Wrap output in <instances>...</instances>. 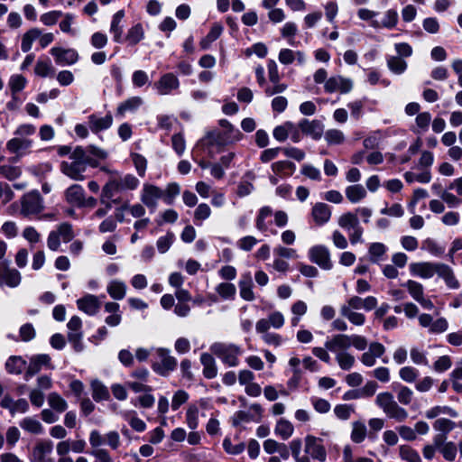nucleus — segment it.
<instances>
[{
    "label": "nucleus",
    "instance_id": "obj_49",
    "mask_svg": "<svg viewBox=\"0 0 462 462\" xmlns=\"http://www.w3.org/2000/svg\"><path fill=\"white\" fill-rule=\"evenodd\" d=\"M26 362L17 356H10L5 363V369L9 374H20L25 369Z\"/></svg>",
    "mask_w": 462,
    "mask_h": 462
},
{
    "label": "nucleus",
    "instance_id": "obj_25",
    "mask_svg": "<svg viewBox=\"0 0 462 462\" xmlns=\"http://www.w3.org/2000/svg\"><path fill=\"white\" fill-rule=\"evenodd\" d=\"M88 124L89 129L93 133L97 134L111 127L113 125V116L111 114H106L105 116H99L97 114H92L88 116Z\"/></svg>",
    "mask_w": 462,
    "mask_h": 462
},
{
    "label": "nucleus",
    "instance_id": "obj_2",
    "mask_svg": "<svg viewBox=\"0 0 462 462\" xmlns=\"http://www.w3.org/2000/svg\"><path fill=\"white\" fill-rule=\"evenodd\" d=\"M413 395L411 389L402 385L397 393L398 402L395 401L392 393L383 392L376 395L375 404L383 411L388 419L393 420L398 423H402L409 418V412L400 404H411Z\"/></svg>",
    "mask_w": 462,
    "mask_h": 462
},
{
    "label": "nucleus",
    "instance_id": "obj_8",
    "mask_svg": "<svg viewBox=\"0 0 462 462\" xmlns=\"http://www.w3.org/2000/svg\"><path fill=\"white\" fill-rule=\"evenodd\" d=\"M44 208L43 199L38 190L24 194L21 199V214L32 217L40 214Z\"/></svg>",
    "mask_w": 462,
    "mask_h": 462
},
{
    "label": "nucleus",
    "instance_id": "obj_26",
    "mask_svg": "<svg viewBox=\"0 0 462 462\" xmlns=\"http://www.w3.org/2000/svg\"><path fill=\"white\" fill-rule=\"evenodd\" d=\"M447 438V435L441 433L435 435L432 439V443L427 444L422 448L423 457L429 461L432 460L436 457V453L448 442Z\"/></svg>",
    "mask_w": 462,
    "mask_h": 462
},
{
    "label": "nucleus",
    "instance_id": "obj_57",
    "mask_svg": "<svg viewBox=\"0 0 462 462\" xmlns=\"http://www.w3.org/2000/svg\"><path fill=\"white\" fill-rule=\"evenodd\" d=\"M340 314L355 326H363L365 322V317L363 313L349 310L347 308H340Z\"/></svg>",
    "mask_w": 462,
    "mask_h": 462
},
{
    "label": "nucleus",
    "instance_id": "obj_18",
    "mask_svg": "<svg viewBox=\"0 0 462 462\" xmlns=\"http://www.w3.org/2000/svg\"><path fill=\"white\" fill-rule=\"evenodd\" d=\"M308 255L310 260L321 269L330 270L332 268L330 253L326 246L320 245L312 246L310 248Z\"/></svg>",
    "mask_w": 462,
    "mask_h": 462
},
{
    "label": "nucleus",
    "instance_id": "obj_54",
    "mask_svg": "<svg viewBox=\"0 0 462 462\" xmlns=\"http://www.w3.org/2000/svg\"><path fill=\"white\" fill-rule=\"evenodd\" d=\"M22 175V169L13 164H4L0 166V176L10 181L17 180Z\"/></svg>",
    "mask_w": 462,
    "mask_h": 462
},
{
    "label": "nucleus",
    "instance_id": "obj_27",
    "mask_svg": "<svg viewBox=\"0 0 462 462\" xmlns=\"http://www.w3.org/2000/svg\"><path fill=\"white\" fill-rule=\"evenodd\" d=\"M51 362V357L46 354L33 356L26 369L24 378L26 381L30 380L33 375L39 373L42 366H48Z\"/></svg>",
    "mask_w": 462,
    "mask_h": 462
},
{
    "label": "nucleus",
    "instance_id": "obj_53",
    "mask_svg": "<svg viewBox=\"0 0 462 462\" xmlns=\"http://www.w3.org/2000/svg\"><path fill=\"white\" fill-rule=\"evenodd\" d=\"M399 456L405 462H422L418 451L408 445L399 447Z\"/></svg>",
    "mask_w": 462,
    "mask_h": 462
},
{
    "label": "nucleus",
    "instance_id": "obj_45",
    "mask_svg": "<svg viewBox=\"0 0 462 462\" xmlns=\"http://www.w3.org/2000/svg\"><path fill=\"white\" fill-rule=\"evenodd\" d=\"M240 296L248 301L254 299V294L252 289V278L250 273L242 276L239 282Z\"/></svg>",
    "mask_w": 462,
    "mask_h": 462
},
{
    "label": "nucleus",
    "instance_id": "obj_13",
    "mask_svg": "<svg viewBox=\"0 0 462 462\" xmlns=\"http://www.w3.org/2000/svg\"><path fill=\"white\" fill-rule=\"evenodd\" d=\"M333 341L334 336L328 338L325 341V346L329 352L335 354V359L338 365V366L344 371H349L355 365L356 358L355 356L347 352L348 348H338L333 350Z\"/></svg>",
    "mask_w": 462,
    "mask_h": 462
},
{
    "label": "nucleus",
    "instance_id": "obj_33",
    "mask_svg": "<svg viewBox=\"0 0 462 462\" xmlns=\"http://www.w3.org/2000/svg\"><path fill=\"white\" fill-rule=\"evenodd\" d=\"M432 116L430 112H420L416 116L415 125L411 127V131L416 134H423L429 130Z\"/></svg>",
    "mask_w": 462,
    "mask_h": 462
},
{
    "label": "nucleus",
    "instance_id": "obj_64",
    "mask_svg": "<svg viewBox=\"0 0 462 462\" xmlns=\"http://www.w3.org/2000/svg\"><path fill=\"white\" fill-rule=\"evenodd\" d=\"M458 450V444L448 441L439 452L442 455L446 461L452 462L456 459Z\"/></svg>",
    "mask_w": 462,
    "mask_h": 462
},
{
    "label": "nucleus",
    "instance_id": "obj_43",
    "mask_svg": "<svg viewBox=\"0 0 462 462\" xmlns=\"http://www.w3.org/2000/svg\"><path fill=\"white\" fill-rule=\"evenodd\" d=\"M41 36V30L39 28H32L28 30L22 37L21 50L23 52H28L32 47V43L38 41Z\"/></svg>",
    "mask_w": 462,
    "mask_h": 462
},
{
    "label": "nucleus",
    "instance_id": "obj_15",
    "mask_svg": "<svg viewBox=\"0 0 462 462\" xmlns=\"http://www.w3.org/2000/svg\"><path fill=\"white\" fill-rule=\"evenodd\" d=\"M50 53L54 58L57 65L72 66L79 60V52L72 48L52 47Z\"/></svg>",
    "mask_w": 462,
    "mask_h": 462
},
{
    "label": "nucleus",
    "instance_id": "obj_20",
    "mask_svg": "<svg viewBox=\"0 0 462 462\" xmlns=\"http://www.w3.org/2000/svg\"><path fill=\"white\" fill-rule=\"evenodd\" d=\"M32 146V141L31 139L20 138L18 136L10 139L6 143V150L10 153L15 154V157L13 159L14 162L24 156Z\"/></svg>",
    "mask_w": 462,
    "mask_h": 462
},
{
    "label": "nucleus",
    "instance_id": "obj_32",
    "mask_svg": "<svg viewBox=\"0 0 462 462\" xmlns=\"http://www.w3.org/2000/svg\"><path fill=\"white\" fill-rule=\"evenodd\" d=\"M143 101L140 97H132L125 101L119 104L116 109V116L123 118L128 112H135L142 105Z\"/></svg>",
    "mask_w": 462,
    "mask_h": 462
},
{
    "label": "nucleus",
    "instance_id": "obj_61",
    "mask_svg": "<svg viewBox=\"0 0 462 462\" xmlns=\"http://www.w3.org/2000/svg\"><path fill=\"white\" fill-rule=\"evenodd\" d=\"M76 155L79 160H82V162L85 164L86 169L88 166H90L92 168H97L99 165L98 160L96 159L93 155H91L83 147L79 146L76 148Z\"/></svg>",
    "mask_w": 462,
    "mask_h": 462
},
{
    "label": "nucleus",
    "instance_id": "obj_37",
    "mask_svg": "<svg viewBox=\"0 0 462 462\" xmlns=\"http://www.w3.org/2000/svg\"><path fill=\"white\" fill-rule=\"evenodd\" d=\"M106 291L112 299L121 300L125 297L126 284L122 281L113 280L107 284Z\"/></svg>",
    "mask_w": 462,
    "mask_h": 462
},
{
    "label": "nucleus",
    "instance_id": "obj_21",
    "mask_svg": "<svg viewBox=\"0 0 462 462\" xmlns=\"http://www.w3.org/2000/svg\"><path fill=\"white\" fill-rule=\"evenodd\" d=\"M305 452L312 458L324 462L327 458L326 449L322 440L313 436H307L305 439Z\"/></svg>",
    "mask_w": 462,
    "mask_h": 462
},
{
    "label": "nucleus",
    "instance_id": "obj_3",
    "mask_svg": "<svg viewBox=\"0 0 462 462\" xmlns=\"http://www.w3.org/2000/svg\"><path fill=\"white\" fill-rule=\"evenodd\" d=\"M139 185L140 180L134 174L111 171V176L101 190H103V198L114 199L118 193L135 190Z\"/></svg>",
    "mask_w": 462,
    "mask_h": 462
},
{
    "label": "nucleus",
    "instance_id": "obj_31",
    "mask_svg": "<svg viewBox=\"0 0 462 462\" xmlns=\"http://www.w3.org/2000/svg\"><path fill=\"white\" fill-rule=\"evenodd\" d=\"M399 15L396 10L394 9H388L383 14V18L381 22H373L371 23V27L374 29H381V28H386V29H393L396 26L398 23Z\"/></svg>",
    "mask_w": 462,
    "mask_h": 462
},
{
    "label": "nucleus",
    "instance_id": "obj_62",
    "mask_svg": "<svg viewBox=\"0 0 462 462\" xmlns=\"http://www.w3.org/2000/svg\"><path fill=\"white\" fill-rule=\"evenodd\" d=\"M163 192L164 193L162 199H163L164 203L167 205H172L176 197L180 192V188L178 183L171 182L167 185Z\"/></svg>",
    "mask_w": 462,
    "mask_h": 462
},
{
    "label": "nucleus",
    "instance_id": "obj_42",
    "mask_svg": "<svg viewBox=\"0 0 462 462\" xmlns=\"http://www.w3.org/2000/svg\"><path fill=\"white\" fill-rule=\"evenodd\" d=\"M224 27L220 23H214L208 33L199 42L202 50H208L211 43L217 40L222 34Z\"/></svg>",
    "mask_w": 462,
    "mask_h": 462
},
{
    "label": "nucleus",
    "instance_id": "obj_46",
    "mask_svg": "<svg viewBox=\"0 0 462 462\" xmlns=\"http://www.w3.org/2000/svg\"><path fill=\"white\" fill-rule=\"evenodd\" d=\"M122 417L128 421L129 425L137 432H143L146 429L145 422L136 416L134 411H126L121 413Z\"/></svg>",
    "mask_w": 462,
    "mask_h": 462
},
{
    "label": "nucleus",
    "instance_id": "obj_29",
    "mask_svg": "<svg viewBox=\"0 0 462 462\" xmlns=\"http://www.w3.org/2000/svg\"><path fill=\"white\" fill-rule=\"evenodd\" d=\"M311 217L318 226L328 223L331 217V208L326 203L318 202L311 209Z\"/></svg>",
    "mask_w": 462,
    "mask_h": 462
},
{
    "label": "nucleus",
    "instance_id": "obj_16",
    "mask_svg": "<svg viewBox=\"0 0 462 462\" xmlns=\"http://www.w3.org/2000/svg\"><path fill=\"white\" fill-rule=\"evenodd\" d=\"M53 442L50 439L39 440L32 450L31 462H54L51 455Z\"/></svg>",
    "mask_w": 462,
    "mask_h": 462
},
{
    "label": "nucleus",
    "instance_id": "obj_30",
    "mask_svg": "<svg viewBox=\"0 0 462 462\" xmlns=\"http://www.w3.org/2000/svg\"><path fill=\"white\" fill-rule=\"evenodd\" d=\"M64 196L69 204L80 208L85 197V190L81 185L73 184L65 190Z\"/></svg>",
    "mask_w": 462,
    "mask_h": 462
},
{
    "label": "nucleus",
    "instance_id": "obj_35",
    "mask_svg": "<svg viewBox=\"0 0 462 462\" xmlns=\"http://www.w3.org/2000/svg\"><path fill=\"white\" fill-rule=\"evenodd\" d=\"M99 202L102 207L98 208L90 217L91 220L104 218L112 209V205L117 203V199L112 198H103V190H101Z\"/></svg>",
    "mask_w": 462,
    "mask_h": 462
},
{
    "label": "nucleus",
    "instance_id": "obj_40",
    "mask_svg": "<svg viewBox=\"0 0 462 462\" xmlns=\"http://www.w3.org/2000/svg\"><path fill=\"white\" fill-rule=\"evenodd\" d=\"M345 193L346 199L354 204L360 202L367 195L365 189L360 184L347 186Z\"/></svg>",
    "mask_w": 462,
    "mask_h": 462
},
{
    "label": "nucleus",
    "instance_id": "obj_5",
    "mask_svg": "<svg viewBox=\"0 0 462 462\" xmlns=\"http://www.w3.org/2000/svg\"><path fill=\"white\" fill-rule=\"evenodd\" d=\"M273 215V221L277 227L282 228L287 226L289 221L288 214L283 210H278L273 213V209L269 206L262 207L257 213L255 217V227L262 233H266L268 225L266 219Z\"/></svg>",
    "mask_w": 462,
    "mask_h": 462
},
{
    "label": "nucleus",
    "instance_id": "obj_4",
    "mask_svg": "<svg viewBox=\"0 0 462 462\" xmlns=\"http://www.w3.org/2000/svg\"><path fill=\"white\" fill-rule=\"evenodd\" d=\"M212 355L216 356L221 362L229 366L235 367L239 365V356L243 354L241 346L226 342H216L209 347Z\"/></svg>",
    "mask_w": 462,
    "mask_h": 462
},
{
    "label": "nucleus",
    "instance_id": "obj_11",
    "mask_svg": "<svg viewBox=\"0 0 462 462\" xmlns=\"http://www.w3.org/2000/svg\"><path fill=\"white\" fill-rule=\"evenodd\" d=\"M70 162H63L60 164L61 171L75 180H83L85 179V164L82 160H79L76 155V149L70 155Z\"/></svg>",
    "mask_w": 462,
    "mask_h": 462
},
{
    "label": "nucleus",
    "instance_id": "obj_44",
    "mask_svg": "<svg viewBox=\"0 0 462 462\" xmlns=\"http://www.w3.org/2000/svg\"><path fill=\"white\" fill-rule=\"evenodd\" d=\"M49 406L57 413H62L68 409V402L58 393L52 392L47 397Z\"/></svg>",
    "mask_w": 462,
    "mask_h": 462
},
{
    "label": "nucleus",
    "instance_id": "obj_14",
    "mask_svg": "<svg viewBox=\"0 0 462 462\" xmlns=\"http://www.w3.org/2000/svg\"><path fill=\"white\" fill-rule=\"evenodd\" d=\"M22 281L21 273L10 266L9 261L0 262V287L16 288Z\"/></svg>",
    "mask_w": 462,
    "mask_h": 462
},
{
    "label": "nucleus",
    "instance_id": "obj_50",
    "mask_svg": "<svg viewBox=\"0 0 462 462\" xmlns=\"http://www.w3.org/2000/svg\"><path fill=\"white\" fill-rule=\"evenodd\" d=\"M293 425L287 420L280 419L275 426L274 432L283 440L288 439L293 433Z\"/></svg>",
    "mask_w": 462,
    "mask_h": 462
},
{
    "label": "nucleus",
    "instance_id": "obj_24",
    "mask_svg": "<svg viewBox=\"0 0 462 462\" xmlns=\"http://www.w3.org/2000/svg\"><path fill=\"white\" fill-rule=\"evenodd\" d=\"M100 304L98 297L93 294H86L77 300L78 309L88 316L96 315L100 309Z\"/></svg>",
    "mask_w": 462,
    "mask_h": 462
},
{
    "label": "nucleus",
    "instance_id": "obj_60",
    "mask_svg": "<svg viewBox=\"0 0 462 462\" xmlns=\"http://www.w3.org/2000/svg\"><path fill=\"white\" fill-rule=\"evenodd\" d=\"M387 66L389 69L395 74H402L407 69V63L399 56H390L387 58Z\"/></svg>",
    "mask_w": 462,
    "mask_h": 462
},
{
    "label": "nucleus",
    "instance_id": "obj_34",
    "mask_svg": "<svg viewBox=\"0 0 462 462\" xmlns=\"http://www.w3.org/2000/svg\"><path fill=\"white\" fill-rule=\"evenodd\" d=\"M272 171L281 179L291 176L296 169L293 162L290 161H279L271 165Z\"/></svg>",
    "mask_w": 462,
    "mask_h": 462
},
{
    "label": "nucleus",
    "instance_id": "obj_6",
    "mask_svg": "<svg viewBox=\"0 0 462 462\" xmlns=\"http://www.w3.org/2000/svg\"><path fill=\"white\" fill-rule=\"evenodd\" d=\"M156 360L152 363V369L162 376H168L177 367V359L170 355L167 348H152Z\"/></svg>",
    "mask_w": 462,
    "mask_h": 462
},
{
    "label": "nucleus",
    "instance_id": "obj_7",
    "mask_svg": "<svg viewBox=\"0 0 462 462\" xmlns=\"http://www.w3.org/2000/svg\"><path fill=\"white\" fill-rule=\"evenodd\" d=\"M268 79L264 88L266 97H273L284 92L288 88V85L281 81L282 76L279 72L278 66L273 60L267 61Z\"/></svg>",
    "mask_w": 462,
    "mask_h": 462
},
{
    "label": "nucleus",
    "instance_id": "obj_52",
    "mask_svg": "<svg viewBox=\"0 0 462 462\" xmlns=\"http://www.w3.org/2000/svg\"><path fill=\"white\" fill-rule=\"evenodd\" d=\"M92 397L96 402L108 400L109 391L100 381L95 380L91 383Z\"/></svg>",
    "mask_w": 462,
    "mask_h": 462
},
{
    "label": "nucleus",
    "instance_id": "obj_63",
    "mask_svg": "<svg viewBox=\"0 0 462 462\" xmlns=\"http://www.w3.org/2000/svg\"><path fill=\"white\" fill-rule=\"evenodd\" d=\"M211 215V208L206 203H200L194 211V223L200 226Z\"/></svg>",
    "mask_w": 462,
    "mask_h": 462
},
{
    "label": "nucleus",
    "instance_id": "obj_58",
    "mask_svg": "<svg viewBox=\"0 0 462 462\" xmlns=\"http://www.w3.org/2000/svg\"><path fill=\"white\" fill-rule=\"evenodd\" d=\"M27 85V79L21 74H14L10 77L8 86L11 90V94H18Z\"/></svg>",
    "mask_w": 462,
    "mask_h": 462
},
{
    "label": "nucleus",
    "instance_id": "obj_12",
    "mask_svg": "<svg viewBox=\"0 0 462 462\" xmlns=\"http://www.w3.org/2000/svg\"><path fill=\"white\" fill-rule=\"evenodd\" d=\"M163 193V189L158 186L144 183L140 193V200L152 212H153L158 206V200L162 198Z\"/></svg>",
    "mask_w": 462,
    "mask_h": 462
},
{
    "label": "nucleus",
    "instance_id": "obj_1",
    "mask_svg": "<svg viewBox=\"0 0 462 462\" xmlns=\"http://www.w3.org/2000/svg\"><path fill=\"white\" fill-rule=\"evenodd\" d=\"M218 126L219 128L208 132L199 143L211 157L244 137L241 131L226 119H220Z\"/></svg>",
    "mask_w": 462,
    "mask_h": 462
},
{
    "label": "nucleus",
    "instance_id": "obj_22",
    "mask_svg": "<svg viewBox=\"0 0 462 462\" xmlns=\"http://www.w3.org/2000/svg\"><path fill=\"white\" fill-rule=\"evenodd\" d=\"M385 353V347L379 342H372L368 346V350L364 352L360 357L361 363L367 367H372L376 364V359L381 358Z\"/></svg>",
    "mask_w": 462,
    "mask_h": 462
},
{
    "label": "nucleus",
    "instance_id": "obj_17",
    "mask_svg": "<svg viewBox=\"0 0 462 462\" xmlns=\"http://www.w3.org/2000/svg\"><path fill=\"white\" fill-rule=\"evenodd\" d=\"M353 88V81L350 79L344 78L341 75H335L328 78L324 85V91L328 94L339 92L340 94H347Z\"/></svg>",
    "mask_w": 462,
    "mask_h": 462
},
{
    "label": "nucleus",
    "instance_id": "obj_10",
    "mask_svg": "<svg viewBox=\"0 0 462 462\" xmlns=\"http://www.w3.org/2000/svg\"><path fill=\"white\" fill-rule=\"evenodd\" d=\"M180 80L178 77L172 72H168L160 77V79L154 82L153 88L160 96L172 95L179 91Z\"/></svg>",
    "mask_w": 462,
    "mask_h": 462
},
{
    "label": "nucleus",
    "instance_id": "obj_36",
    "mask_svg": "<svg viewBox=\"0 0 462 462\" xmlns=\"http://www.w3.org/2000/svg\"><path fill=\"white\" fill-rule=\"evenodd\" d=\"M200 362L203 365V375L208 379L215 378L217 374V368L212 355L208 353L201 354Z\"/></svg>",
    "mask_w": 462,
    "mask_h": 462
},
{
    "label": "nucleus",
    "instance_id": "obj_41",
    "mask_svg": "<svg viewBox=\"0 0 462 462\" xmlns=\"http://www.w3.org/2000/svg\"><path fill=\"white\" fill-rule=\"evenodd\" d=\"M439 268L440 269H439V276L444 280L446 285L449 289H453V290L458 289L460 284H459V282L457 281V279L456 278L451 267H449L447 264L442 263Z\"/></svg>",
    "mask_w": 462,
    "mask_h": 462
},
{
    "label": "nucleus",
    "instance_id": "obj_59",
    "mask_svg": "<svg viewBox=\"0 0 462 462\" xmlns=\"http://www.w3.org/2000/svg\"><path fill=\"white\" fill-rule=\"evenodd\" d=\"M404 179L408 183L415 181L420 183H429L431 180V173L430 170H424L420 173L407 171L404 173Z\"/></svg>",
    "mask_w": 462,
    "mask_h": 462
},
{
    "label": "nucleus",
    "instance_id": "obj_47",
    "mask_svg": "<svg viewBox=\"0 0 462 462\" xmlns=\"http://www.w3.org/2000/svg\"><path fill=\"white\" fill-rule=\"evenodd\" d=\"M297 32H298L297 24L293 22H287L281 28L282 37L286 39L288 44L292 47L298 46V43H299L294 39V36L296 35Z\"/></svg>",
    "mask_w": 462,
    "mask_h": 462
},
{
    "label": "nucleus",
    "instance_id": "obj_23",
    "mask_svg": "<svg viewBox=\"0 0 462 462\" xmlns=\"http://www.w3.org/2000/svg\"><path fill=\"white\" fill-rule=\"evenodd\" d=\"M299 127L303 134L313 140H319L324 134V125L319 120L302 119L299 123Z\"/></svg>",
    "mask_w": 462,
    "mask_h": 462
},
{
    "label": "nucleus",
    "instance_id": "obj_48",
    "mask_svg": "<svg viewBox=\"0 0 462 462\" xmlns=\"http://www.w3.org/2000/svg\"><path fill=\"white\" fill-rule=\"evenodd\" d=\"M34 73L42 78L51 77L55 73V69L53 68L51 61L49 59H40L35 64Z\"/></svg>",
    "mask_w": 462,
    "mask_h": 462
},
{
    "label": "nucleus",
    "instance_id": "obj_51",
    "mask_svg": "<svg viewBox=\"0 0 462 462\" xmlns=\"http://www.w3.org/2000/svg\"><path fill=\"white\" fill-rule=\"evenodd\" d=\"M337 223L340 227L347 232H351L352 229L360 225L357 216L352 212H347L340 216Z\"/></svg>",
    "mask_w": 462,
    "mask_h": 462
},
{
    "label": "nucleus",
    "instance_id": "obj_39",
    "mask_svg": "<svg viewBox=\"0 0 462 462\" xmlns=\"http://www.w3.org/2000/svg\"><path fill=\"white\" fill-rule=\"evenodd\" d=\"M144 38V29L141 23H136L130 27L124 39L128 45L134 46L139 43Z\"/></svg>",
    "mask_w": 462,
    "mask_h": 462
},
{
    "label": "nucleus",
    "instance_id": "obj_56",
    "mask_svg": "<svg viewBox=\"0 0 462 462\" xmlns=\"http://www.w3.org/2000/svg\"><path fill=\"white\" fill-rule=\"evenodd\" d=\"M457 427L456 422L447 418L437 419L433 423V429L441 434L448 436Z\"/></svg>",
    "mask_w": 462,
    "mask_h": 462
},
{
    "label": "nucleus",
    "instance_id": "obj_9",
    "mask_svg": "<svg viewBox=\"0 0 462 462\" xmlns=\"http://www.w3.org/2000/svg\"><path fill=\"white\" fill-rule=\"evenodd\" d=\"M333 350L338 348L355 347L356 350L364 351L369 346L367 339L361 335L336 334L334 335Z\"/></svg>",
    "mask_w": 462,
    "mask_h": 462
},
{
    "label": "nucleus",
    "instance_id": "obj_55",
    "mask_svg": "<svg viewBox=\"0 0 462 462\" xmlns=\"http://www.w3.org/2000/svg\"><path fill=\"white\" fill-rule=\"evenodd\" d=\"M403 286L407 288L411 298L417 302L425 296L423 285L416 281L408 280Z\"/></svg>",
    "mask_w": 462,
    "mask_h": 462
},
{
    "label": "nucleus",
    "instance_id": "obj_38",
    "mask_svg": "<svg viewBox=\"0 0 462 462\" xmlns=\"http://www.w3.org/2000/svg\"><path fill=\"white\" fill-rule=\"evenodd\" d=\"M20 427L26 432L34 435H42L44 428L42 423L33 417H25L19 422Z\"/></svg>",
    "mask_w": 462,
    "mask_h": 462
},
{
    "label": "nucleus",
    "instance_id": "obj_28",
    "mask_svg": "<svg viewBox=\"0 0 462 462\" xmlns=\"http://www.w3.org/2000/svg\"><path fill=\"white\" fill-rule=\"evenodd\" d=\"M125 17L124 10L117 11L113 16L110 23L109 32L113 37V41L116 43H123V32L124 24L123 20Z\"/></svg>",
    "mask_w": 462,
    "mask_h": 462
},
{
    "label": "nucleus",
    "instance_id": "obj_19",
    "mask_svg": "<svg viewBox=\"0 0 462 462\" xmlns=\"http://www.w3.org/2000/svg\"><path fill=\"white\" fill-rule=\"evenodd\" d=\"M441 264L430 262L413 263L410 264V272L414 276L430 279L435 274L439 275Z\"/></svg>",
    "mask_w": 462,
    "mask_h": 462
}]
</instances>
